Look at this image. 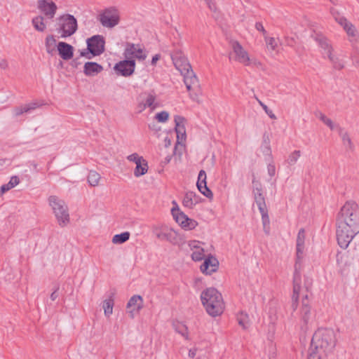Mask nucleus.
I'll list each match as a JSON object with an SVG mask.
<instances>
[{"instance_id": "3", "label": "nucleus", "mask_w": 359, "mask_h": 359, "mask_svg": "<svg viewBox=\"0 0 359 359\" xmlns=\"http://www.w3.org/2000/svg\"><path fill=\"white\" fill-rule=\"evenodd\" d=\"M304 241L305 231L303 229H301L298 232L297 238V259L294 265V273L293 277V294L292 297V307L294 310L297 309V302L301 289L300 269L301 262L302 259H303L304 255Z\"/></svg>"}, {"instance_id": "49", "label": "nucleus", "mask_w": 359, "mask_h": 359, "mask_svg": "<svg viewBox=\"0 0 359 359\" xmlns=\"http://www.w3.org/2000/svg\"><path fill=\"white\" fill-rule=\"evenodd\" d=\"M0 68L3 70H6L8 68V62L6 59H1L0 60Z\"/></svg>"}, {"instance_id": "39", "label": "nucleus", "mask_w": 359, "mask_h": 359, "mask_svg": "<svg viewBox=\"0 0 359 359\" xmlns=\"http://www.w3.org/2000/svg\"><path fill=\"white\" fill-rule=\"evenodd\" d=\"M262 215V221L263 224V229L266 233H269L270 230V220L268 215L267 208L264 209L263 212H260Z\"/></svg>"}, {"instance_id": "12", "label": "nucleus", "mask_w": 359, "mask_h": 359, "mask_svg": "<svg viewBox=\"0 0 359 359\" xmlns=\"http://www.w3.org/2000/svg\"><path fill=\"white\" fill-rule=\"evenodd\" d=\"M123 56L126 59L143 61L147 57V52L142 45L128 43L124 49Z\"/></svg>"}, {"instance_id": "31", "label": "nucleus", "mask_w": 359, "mask_h": 359, "mask_svg": "<svg viewBox=\"0 0 359 359\" xmlns=\"http://www.w3.org/2000/svg\"><path fill=\"white\" fill-rule=\"evenodd\" d=\"M32 24L34 29L40 32H43L46 29V25L44 22V17L38 15L32 20Z\"/></svg>"}, {"instance_id": "37", "label": "nucleus", "mask_w": 359, "mask_h": 359, "mask_svg": "<svg viewBox=\"0 0 359 359\" xmlns=\"http://www.w3.org/2000/svg\"><path fill=\"white\" fill-rule=\"evenodd\" d=\"M175 330L181 334L185 339L189 340V332L187 327L182 323H176L174 324Z\"/></svg>"}, {"instance_id": "10", "label": "nucleus", "mask_w": 359, "mask_h": 359, "mask_svg": "<svg viewBox=\"0 0 359 359\" xmlns=\"http://www.w3.org/2000/svg\"><path fill=\"white\" fill-rule=\"evenodd\" d=\"M153 233L160 241L175 244L178 240V232L165 224L155 225L152 227Z\"/></svg>"}, {"instance_id": "48", "label": "nucleus", "mask_w": 359, "mask_h": 359, "mask_svg": "<svg viewBox=\"0 0 359 359\" xmlns=\"http://www.w3.org/2000/svg\"><path fill=\"white\" fill-rule=\"evenodd\" d=\"M268 173L271 177L275 175L276 173V168L273 164H269L267 166Z\"/></svg>"}, {"instance_id": "44", "label": "nucleus", "mask_w": 359, "mask_h": 359, "mask_svg": "<svg viewBox=\"0 0 359 359\" xmlns=\"http://www.w3.org/2000/svg\"><path fill=\"white\" fill-rule=\"evenodd\" d=\"M259 105L262 107L264 111L266 112V114L273 120H276L277 118L276 116L274 114L272 110L269 109L268 107L264 104L258 97H255Z\"/></svg>"}, {"instance_id": "23", "label": "nucleus", "mask_w": 359, "mask_h": 359, "mask_svg": "<svg viewBox=\"0 0 359 359\" xmlns=\"http://www.w3.org/2000/svg\"><path fill=\"white\" fill-rule=\"evenodd\" d=\"M189 247L192 250L191 259L195 262L201 261L204 257V249L201 246V243L197 241L189 242Z\"/></svg>"}, {"instance_id": "19", "label": "nucleus", "mask_w": 359, "mask_h": 359, "mask_svg": "<svg viewBox=\"0 0 359 359\" xmlns=\"http://www.w3.org/2000/svg\"><path fill=\"white\" fill-rule=\"evenodd\" d=\"M38 8L46 17L52 19L54 18L57 8L56 4L52 1L39 0Z\"/></svg>"}, {"instance_id": "11", "label": "nucleus", "mask_w": 359, "mask_h": 359, "mask_svg": "<svg viewBox=\"0 0 359 359\" xmlns=\"http://www.w3.org/2000/svg\"><path fill=\"white\" fill-rule=\"evenodd\" d=\"M173 203L176 205V207L172 208L171 213L175 221L185 231L194 229L198 226V222L180 211L175 201H173Z\"/></svg>"}, {"instance_id": "34", "label": "nucleus", "mask_w": 359, "mask_h": 359, "mask_svg": "<svg viewBox=\"0 0 359 359\" xmlns=\"http://www.w3.org/2000/svg\"><path fill=\"white\" fill-rule=\"evenodd\" d=\"M114 299L111 296L103 302V309L105 316L109 317L113 313Z\"/></svg>"}, {"instance_id": "57", "label": "nucleus", "mask_w": 359, "mask_h": 359, "mask_svg": "<svg viewBox=\"0 0 359 359\" xmlns=\"http://www.w3.org/2000/svg\"><path fill=\"white\" fill-rule=\"evenodd\" d=\"M353 63L355 67H359V56H355L353 57Z\"/></svg>"}, {"instance_id": "33", "label": "nucleus", "mask_w": 359, "mask_h": 359, "mask_svg": "<svg viewBox=\"0 0 359 359\" xmlns=\"http://www.w3.org/2000/svg\"><path fill=\"white\" fill-rule=\"evenodd\" d=\"M38 107L36 103H31L24 106L16 107L13 109V114L15 116H19L24 113L30 111L31 110L35 109Z\"/></svg>"}, {"instance_id": "20", "label": "nucleus", "mask_w": 359, "mask_h": 359, "mask_svg": "<svg viewBox=\"0 0 359 359\" xmlns=\"http://www.w3.org/2000/svg\"><path fill=\"white\" fill-rule=\"evenodd\" d=\"M175 132L177 133V144H181L186 140L185 118L181 116H175Z\"/></svg>"}, {"instance_id": "6", "label": "nucleus", "mask_w": 359, "mask_h": 359, "mask_svg": "<svg viewBox=\"0 0 359 359\" xmlns=\"http://www.w3.org/2000/svg\"><path fill=\"white\" fill-rule=\"evenodd\" d=\"M231 51L229 53L230 60H233L242 64L244 66L253 65L256 67L261 65V63L255 59H251L248 51L237 41H232L230 43Z\"/></svg>"}, {"instance_id": "60", "label": "nucleus", "mask_w": 359, "mask_h": 359, "mask_svg": "<svg viewBox=\"0 0 359 359\" xmlns=\"http://www.w3.org/2000/svg\"><path fill=\"white\" fill-rule=\"evenodd\" d=\"M198 359H208V358L206 356H200Z\"/></svg>"}, {"instance_id": "13", "label": "nucleus", "mask_w": 359, "mask_h": 359, "mask_svg": "<svg viewBox=\"0 0 359 359\" xmlns=\"http://www.w3.org/2000/svg\"><path fill=\"white\" fill-rule=\"evenodd\" d=\"M313 314L308 300L307 294L305 295L302 302L300 309V325L302 330L306 329L308 325L313 320Z\"/></svg>"}, {"instance_id": "15", "label": "nucleus", "mask_w": 359, "mask_h": 359, "mask_svg": "<svg viewBox=\"0 0 359 359\" xmlns=\"http://www.w3.org/2000/svg\"><path fill=\"white\" fill-rule=\"evenodd\" d=\"M127 159L135 163L136 167L134 170V175L136 177L142 176L147 172L148 163L142 156H139L137 153H134L128 156Z\"/></svg>"}, {"instance_id": "61", "label": "nucleus", "mask_w": 359, "mask_h": 359, "mask_svg": "<svg viewBox=\"0 0 359 359\" xmlns=\"http://www.w3.org/2000/svg\"><path fill=\"white\" fill-rule=\"evenodd\" d=\"M177 145L176 144V145L175 146V148H174V153H175V151L177 150Z\"/></svg>"}, {"instance_id": "50", "label": "nucleus", "mask_w": 359, "mask_h": 359, "mask_svg": "<svg viewBox=\"0 0 359 359\" xmlns=\"http://www.w3.org/2000/svg\"><path fill=\"white\" fill-rule=\"evenodd\" d=\"M147 107H148L145 104L144 102H140L137 107V111L139 113H141Z\"/></svg>"}, {"instance_id": "16", "label": "nucleus", "mask_w": 359, "mask_h": 359, "mask_svg": "<svg viewBox=\"0 0 359 359\" xmlns=\"http://www.w3.org/2000/svg\"><path fill=\"white\" fill-rule=\"evenodd\" d=\"M118 74L123 76L132 75L135 69V61L134 60L126 59L116 63L114 67Z\"/></svg>"}, {"instance_id": "58", "label": "nucleus", "mask_w": 359, "mask_h": 359, "mask_svg": "<svg viewBox=\"0 0 359 359\" xmlns=\"http://www.w3.org/2000/svg\"><path fill=\"white\" fill-rule=\"evenodd\" d=\"M165 147H168L171 144V141L167 137L165 138Z\"/></svg>"}, {"instance_id": "21", "label": "nucleus", "mask_w": 359, "mask_h": 359, "mask_svg": "<svg viewBox=\"0 0 359 359\" xmlns=\"http://www.w3.org/2000/svg\"><path fill=\"white\" fill-rule=\"evenodd\" d=\"M206 178L205 172L203 170H201L198 173L196 186L199 191L203 195L208 198H212L213 194L210 189L207 187Z\"/></svg>"}, {"instance_id": "51", "label": "nucleus", "mask_w": 359, "mask_h": 359, "mask_svg": "<svg viewBox=\"0 0 359 359\" xmlns=\"http://www.w3.org/2000/svg\"><path fill=\"white\" fill-rule=\"evenodd\" d=\"M255 28L258 31L262 32L264 34H266V30L264 29V26H263V25L261 22H256Z\"/></svg>"}, {"instance_id": "14", "label": "nucleus", "mask_w": 359, "mask_h": 359, "mask_svg": "<svg viewBox=\"0 0 359 359\" xmlns=\"http://www.w3.org/2000/svg\"><path fill=\"white\" fill-rule=\"evenodd\" d=\"M171 58L175 68L181 74H184L186 72L191 69V65L181 50H176L173 51L171 53Z\"/></svg>"}, {"instance_id": "46", "label": "nucleus", "mask_w": 359, "mask_h": 359, "mask_svg": "<svg viewBox=\"0 0 359 359\" xmlns=\"http://www.w3.org/2000/svg\"><path fill=\"white\" fill-rule=\"evenodd\" d=\"M155 100H156L155 96L151 95V94H149L147 95V98L144 100V104L148 107H150L151 109H154L155 108V106H154Z\"/></svg>"}, {"instance_id": "27", "label": "nucleus", "mask_w": 359, "mask_h": 359, "mask_svg": "<svg viewBox=\"0 0 359 359\" xmlns=\"http://www.w3.org/2000/svg\"><path fill=\"white\" fill-rule=\"evenodd\" d=\"M316 41L320 48V52L324 57L329 56L332 53V47L328 40L324 36H318Z\"/></svg>"}, {"instance_id": "7", "label": "nucleus", "mask_w": 359, "mask_h": 359, "mask_svg": "<svg viewBox=\"0 0 359 359\" xmlns=\"http://www.w3.org/2000/svg\"><path fill=\"white\" fill-rule=\"evenodd\" d=\"M87 49L81 52V55L88 59L101 55L104 51V39L101 35H95L87 39Z\"/></svg>"}, {"instance_id": "17", "label": "nucleus", "mask_w": 359, "mask_h": 359, "mask_svg": "<svg viewBox=\"0 0 359 359\" xmlns=\"http://www.w3.org/2000/svg\"><path fill=\"white\" fill-rule=\"evenodd\" d=\"M331 13L335 20L344 29L347 34L350 36H355V29L354 26L347 21V20L342 16L339 11L334 8H332Z\"/></svg>"}, {"instance_id": "32", "label": "nucleus", "mask_w": 359, "mask_h": 359, "mask_svg": "<svg viewBox=\"0 0 359 359\" xmlns=\"http://www.w3.org/2000/svg\"><path fill=\"white\" fill-rule=\"evenodd\" d=\"M20 182V180L17 176H13L11 177L10 181L5 184H3L0 187V196L3 195L6 191L14 188Z\"/></svg>"}, {"instance_id": "35", "label": "nucleus", "mask_w": 359, "mask_h": 359, "mask_svg": "<svg viewBox=\"0 0 359 359\" xmlns=\"http://www.w3.org/2000/svg\"><path fill=\"white\" fill-rule=\"evenodd\" d=\"M316 116L323 123H325L327 127L330 128V130H333L336 128L337 126L333 123V121L327 117L321 111H316Z\"/></svg>"}, {"instance_id": "52", "label": "nucleus", "mask_w": 359, "mask_h": 359, "mask_svg": "<svg viewBox=\"0 0 359 359\" xmlns=\"http://www.w3.org/2000/svg\"><path fill=\"white\" fill-rule=\"evenodd\" d=\"M207 4L209 7V8L211 10V11H215L216 10V6H215V3L212 2L210 0H207Z\"/></svg>"}, {"instance_id": "22", "label": "nucleus", "mask_w": 359, "mask_h": 359, "mask_svg": "<svg viewBox=\"0 0 359 359\" xmlns=\"http://www.w3.org/2000/svg\"><path fill=\"white\" fill-rule=\"evenodd\" d=\"M218 265L219 262L215 257L208 256L201 266V271L205 274L210 275L217 270Z\"/></svg>"}, {"instance_id": "26", "label": "nucleus", "mask_w": 359, "mask_h": 359, "mask_svg": "<svg viewBox=\"0 0 359 359\" xmlns=\"http://www.w3.org/2000/svg\"><path fill=\"white\" fill-rule=\"evenodd\" d=\"M57 50L60 57L65 60H69L73 57V46L65 42L58 43Z\"/></svg>"}, {"instance_id": "56", "label": "nucleus", "mask_w": 359, "mask_h": 359, "mask_svg": "<svg viewBox=\"0 0 359 359\" xmlns=\"http://www.w3.org/2000/svg\"><path fill=\"white\" fill-rule=\"evenodd\" d=\"M172 156L170 155L167 156L164 160L162 161V163L164 165L168 164L171 161Z\"/></svg>"}, {"instance_id": "41", "label": "nucleus", "mask_w": 359, "mask_h": 359, "mask_svg": "<svg viewBox=\"0 0 359 359\" xmlns=\"http://www.w3.org/2000/svg\"><path fill=\"white\" fill-rule=\"evenodd\" d=\"M45 45L46 51L48 53H50L53 50H55L56 46V40L53 35H48L46 38Z\"/></svg>"}, {"instance_id": "18", "label": "nucleus", "mask_w": 359, "mask_h": 359, "mask_svg": "<svg viewBox=\"0 0 359 359\" xmlns=\"http://www.w3.org/2000/svg\"><path fill=\"white\" fill-rule=\"evenodd\" d=\"M142 308L143 299L140 295H133L127 303V309H128V313L131 318H133L135 315L138 313Z\"/></svg>"}, {"instance_id": "28", "label": "nucleus", "mask_w": 359, "mask_h": 359, "mask_svg": "<svg viewBox=\"0 0 359 359\" xmlns=\"http://www.w3.org/2000/svg\"><path fill=\"white\" fill-rule=\"evenodd\" d=\"M103 70L102 66L100 65L93 62H86L84 65V74L86 76H95L100 72H101Z\"/></svg>"}, {"instance_id": "38", "label": "nucleus", "mask_w": 359, "mask_h": 359, "mask_svg": "<svg viewBox=\"0 0 359 359\" xmlns=\"http://www.w3.org/2000/svg\"><path fill=\"white\" fill-rule=\"evenodd\" d=\"M130 233L125 231L120 234H116L112 238V243L114 244H122L126 242L130 238Z\"/></svg>"}, {"instance_id": "1", "label": "nucleus", "mask_w": 359, "mask_h": 359, "mask_svg": "<svg viewBox=\"0 0 359 359\" xmlns=\"http://www.w3.org/2000/svg\"><path fill=\"white\" fill-rule=\"evenodd\" d=\"M359 233V208L354 201H347L337 217L336 235L339 245L346 249Z\"/></svg>"}, {"instance_id": "40", "label": "nucleus", "mask_w": 359, "mask_h": 359, "mask_svg": "<svg viewBox=\"0 0 359 359\" xmlns=\"http://www.w3.org/2000/svg\"><path fill=\"white\" fill-rule=\"evenodd\" d=\"M327 57L332 64V66L334 69L339 70L344 68V62L337 56L333 55L332 53L329 56H327Z\"/></svg>"}, {"instance_id": "55", "label": "nucleus", "mask_w": 359, "mask_h": 359, "mask_svg": "<svg viewBox=\"0 0 359 359\" xmlns=\"http://www.w3.org/2000/svg\"><path fill=\"white\" fill-rule=\"evenodd\" d=\"M58 297L57 289H56L54 292L50 294V299L52 301H55Z\"/></svg>"}, {"instance_id": "4", "label": "nucleus", "mask_w": 359, "mask_h": 359, "mask_svg": "<svg viewBox=\"0 0 359 359\" xmlns=\"http://www.w3.org/2000/svg\"><path fill=\"white\" fill-rule=\"evenodd\" d=\"M201 299L207 313L213 317L221 315L224 309L222 294L214 287H209L202 292Z\"/></svg>"}, {"instance_id": "53", "label": "nucleus", "mask_w": 359, "mask_h": 359, "mask_svg": "<svg viewBox=\"0 0 359 359\" xmlns=\"http://www.w3.org/2000/svg\"><path fill=\"white\" fill-rule=\"evenodd\" d=\"M159 59H160V55L159 54L155 55L152 57V60H151V65H154V66L156 65L157 61L159 60Z\"/></svg>"}, {"instance_id": "30", "label": "nucleus", "mask_w": 359, "mask_h": 359, "mask_svg": "<svg viewBox=\"0 0 359 359\" xmlns=\"http://www.w3.org/2000/svg\"><path fill=\"white\" fill-rule=\"evenodd\" d=\"M339 135L342 140L343 144L346 149L352 150L353 148V145L349 134L347 131L344 130L341 128H339Z\"/></svg>"}, {"instance_id": "29", "label": "nucleus", "mask_w": 359, "mask_h": 359, "mask_svg": "<svg viewBox=\"0 0 359 359\" xmlns=\"http://www.w3.org/2000/svg\"><path fill=\"white\" fill-rule=\"evenodd\" d=\"M198 196L196 193L193 191H188L185 194L182 201V204L184 207L192 208L198 203Z\"/></svg>"}, {"instance_id": "42", "label": "nucleus", "mask_w": 359, "mask_h": 359, "mask_svg": "<svg viewBox=\"0 0 359 359\" xmlns=\"http://www.w3.org/2000/svg\"><path fill=\"white\" fill-rule=\"evenodd\" d=\"M238 324L243 328L247 329L249 327V317L247 313L241 312L237 316Z\"/></svg>"}, {"instance_id": "59", "label": "nucleus", "mask_w": 359, "mask_h": 359, "mask_svg": "<svg viewBox=\"0 0 359 359\" xmlns=\"http://www.w3.org/2000/svg\"><path fill=\"white\" fill-rule=\"evenodd\" d=\"M265 143H266V147H265V149L266 150L267 152H269L271 149H270V146H269V142H266V141H264Z\"/></svg>"}, {"instance_id": "8", "label": "nucleus", "mask_w": 359, "mask_h": 359, "mask_svg": "<svg viewBox=\"0 0 359 359\" xmlns=\"http://www.w3.org/2000/svg\"><path fill=\"white\" fill-rule=\"evenodd\" d=\"M100 24L106 28H113L120 22V13L115 6H110L102 10L97 17Z\"/></svg>"}, {"instance_id": "45", "label": "nucleus", "mask_w": 359, "mask_h": 359, "mask_svg": "<svg viewBox=\"0 0 359 359\" xmlns=\"http://www.w3.org/2000/svg\"><path fill=\"white\" fill-rule=\"evenodd\" d=\"M155 118L161 123L166 122L169 118V113L166 111H162L157 113L155 116Z\"/></svg>"}, {"instance_id": "2", "label": "nucleus", "mask_w": 359, "mask_h": 359, "mask_svg": "<svg viewBox=\"0 0 359 359\" xmlns=\"http://www.w3.org/2000/svg\"><path fill=\"white\" fill-rule=\"evenodd\" d=\"M335 345L336 339L333 330L318 329L313 335L308 359H325L330 353H332Z\"/></svg>"}, {"instance_id": "54", "label": "nucleus", "mask_w": 359, "mask_h": 359, "mask_svg": "<svg viewBox=\"0 0 359 359\" xmlns=\"http://www.w3.org/2000/svg\"><path fill=\"white\" fill-rule=\"evenodd\" d=\"M196 352H197V348H196L190 349L189 351V356L191 358H194L195 355H196Z\"/></svg>"}, {"instance_id": "62", "label": "nucleus", "mask_w": 359, "mask_h": 359, "mask_svg": "<svg viewBox=\"0 0 359 359\" xmlns=\"http://www.w3.org/2000/svg\"><path fill=\"white\" fill-rule=\"evenodd\" d=\"M151 129L158 130L157 129H155V126H153V128Z\"/></svg>"}, {"instance_id": "25", "label": "nucleus", "mask_w": 359, "mask_h": 359, "mask_svg": "<svg viewBox=\"0 0 359 359\" xmlns=\"http://www.w3.org/2000/svg\"><path fill=\"white\" fill-rule=\"evenodd\" d=\"M253 184L256 186L253 189L254 197L255 203L259 208V212H263L264 209L266 208L265 198L262 194L261 185L259 183H255L253 181Z\"/></svg>"}, {"instance_id": "5", "label": "nucleus", "mask_w": 359, "mask_h": 359, "mask_svg": "<svg viewBox=\"0 0 359 359\" xmlns=\"http://www.w3.org/2000/svg\"><path fill=\"white\" fill-rule=\"evenodd\" d=\"M48 203L60 226H65L69 223V209L66 203L56 196L48 198Z\"/></svg>"}, {"instance_id": "63", "label": "nucleus", "mask_w": 359, "mask_h": 359, "mask_svg": "<svg viewBox=\"0 0 359 359\" xmlns=\"http://www.w3.org/2000/svg\"><path fill=\"white\" fill-rule=\"evenodd\" d=\"M149 128H151V129L152 128L151 125L149 126Z\"/></svg>"}, {"instance_id": "47", "label": "nucleus", "mask_w": 359, "mask_h": 359, "mask_svg": "<svg viewBox=\"0 0 359 359\" xmlns=\"http://www.w3.org/2000/svg\"><path fill=\"white\" fill-rule=\"evenodd\" d=\"M266 43L267 47L272 50H276V47L278 46L276 40L273 37L266 38Z\"/></svg>"}, {"instance_id": "24", "label": "nucleus", "mask_w": 359, "mask_h": 359, "mask_svg": "<svg viewBox=\"0 0 359 359\" xmlns=\"http://www.w3.org/2000/svg\"><path fill=\"white\" fill-rule=\"evenodd\" d=\"M181 74L183 76L184 83L189 91L194 90L198 86V78L192 69Z\"/></svg>"}, {"instance_id": "9", "label": "nucleus", "mask_w": 359, "mask_h": 359, "mask_svg": "<svg viewBox=\"0 0 359 359\" xmlns=\"http://www.w3.org/2000/svg\"><path fill=\"white\" fill-rule=\"evenodd\" d=\"M77 29V21L76 18L69 14L61 16L59 18L57 32L62 38H66L73 35Z\"/></svg>"}, {"instance_id": "43", "label": "nucleus", "mask_w": 359, "mask_h": 359, "mask_svg": "<svg viewBox=\"0 0 359 359\" xmlns=\"http://www.w3.org/2000/svg\"><path fill=\"white\" fill-rule=\"evenodd\" d=\"M301 156V151L299 150H295L290 153L286 161L289 165H294Z\"/></svg>"}, {"instance_id": "36", "label": "nucleus", "mask_w": 359, "mask_h": 359, "mask_svg": "<svg viewBox=\"0 0 359 359\" xmlns=\"http://www.w3.org/2000/svg\"><path fill=\"white\" fill-rule=\"evenodd\" d=\"M100 179L101 176L95 170H90L89 172L88 175V182L90 186H98Z\"/></svg>"}]
</instances>
